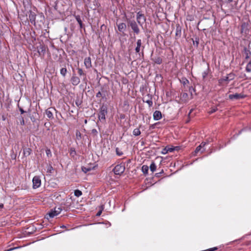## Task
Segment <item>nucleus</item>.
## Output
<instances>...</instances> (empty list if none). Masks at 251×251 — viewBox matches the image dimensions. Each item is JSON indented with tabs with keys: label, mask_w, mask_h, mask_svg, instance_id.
Listing matches in <instances>:
<instances>
[{
	"label": "nucleus",
	"mask_w": 251,
	"mask_h": 251,
	"mask_svg": "<svg viewBox=\"0 0 251 251\" xmlns=\"http://www.w3.org/2000/svg\"><path fill=\"white\" fill-rule=\"evenodd\" d=\"M125 170V166L124 163H121L116 165L113 169L114 174L117 175H122Z\"/></svg>",
	"instance_id": "1"
},
{
	"label": "nucleus",
	"mask_w": 251,
	"mask_h": 251,
	"mask_svg": "<svg viewBox=\"0 0 251 251\" xmlns=\"http://www.w3.org/2000/svg\"><path fill=\"white\" fill-rule=\"evenodd\" d=\"M107 113V107L106 105L102 104L100 109L99 119L100 120H105V115Z\"/></svg>",
	"instance_id": "2"
},
{
	"label": "nucleus",
	"mask_w": 251,
	"mask_h": 251,
	"mask_svg": "<svg viewBox=\"0 0 251 251\" xmlns=\"http://www.w3.org/2000/svg\"><path fill=\"white\" fill-rule=\"evenodd\" d=\"M127 25L131 27L134 33L138 34L140 32L139 28L138 27L136 22L134 20H128L127 21Z\"/></svg>",
	"instance_id": "3"
},
{
	"label": "nucleus",
	"mask_w": 251,
	"mask_h": 251,
	"mask_svg": "<svg viewBox=\"0 0 251 251\" xmlns=\"http://www.w3.org/2000/svg\"><path fill=\"white\" fill-rule=\"evenodd\" d=\"M136 20L138 24L142 26L143 25L146 21V18L141 12H138L137 13Z\"/></svg>",
	"instance_id": "4"
},
{
	"label": "nucleus",
	"mask_w": 251,
	"mask_h": 251,
	"mask_svg": "<svg viewBox=\"0 0 251 251\" xmlns=\"http://www.w3.org/2000/svg\"><path fill=\"white\" fill-rule=\"evenodd\" d=\"M62 211L61 207H55L53 210H51L49 213V216L50 218H53L54 216L58 215Z\"/></svg>",
	"instance_id": "5"
},
{
	"label": "nucleus",
	"mask_w": 251,
	"mask_h": 251,
	"mask_svg": "<svg viewBox=\"0 0 251 251\" xmlns=\"http://www.w3.org/2000/svg\"><path fill=\"white\" fill-rule=\"evenodd\" d=\"M190 100V98L189 97V96L188 94L186 92H182L180 95V103H186L189 100Z\"/></svg>",
	"instance_id": "6"
},
{
	"label": "nucleus",
	"mask_w": 251,
	"mask_h": 251,
	"mask_svg": "<svg viewBox=\"0 0 251 251\" xmlns=\"http://www.w3.org/2000/svg\"><path fill=\"white\" fill-rule=\"evenodd\" d=\"M32 182L33 189L39 187L41 185V180L39 176H35L32 179Z\"/></svg>",
	"instance_id": "7"
},
{
	"label": "nucleus",
	"mask_w": 251,
	"mask_h": 251,
	"mask_svg": "<svg viewBox=\"0 0 251 251\" xmlns=\"http://www.w3.org/2000/svg\"><path fill=\"white\" fill-rule=\"evenodd\" d=\"M141 45H142L141 40L138 39L137 41V46L135 48V51L136 53H138L139 56L141 55V54H142V55H144L143 49L144 48V47H142V51L140 52Z\"/></svg>",
	"instance_id": "8"
},
{
	"label": "nucleus",
	"mask_w": 251,
	"mask_h": 251,
	"mask_svg": "<svg viewBox=\"0 0 251 251\" xmlns=\"http://www.w3.org/2000/svg\"><path fill=\"white\" fill-rule=\"evenodd\" d=\"M246 97V95L240 93L238 94L236 93L235 94H231L229 95V99L230 100H240L245 98Z\"/></svg>",
	"instance_id": "9"
},
{
	"label": "nucleus",
	"mask_w": 251,
	"mask_h": 251,
	"mask_svg": "<svg viewBox=\"0 0 251 251\" xmlns=\"http://www.w3.org/2000/svg\"><path fill=\"white\" fill-rule=\"evenodd\" d=\"M71 81L72 82V84L74 86L77 85L80 83V79L79 78L76 76L75 74L73 75L71 79Z\"/></svg>",
	"instance_id": "10"
},
{
	"label": "nucleus",
	"mask_w": 251,
	"mask_h": 251,
	"mask_svg": "<svg viewBox=\"0 0 251 251\" xmlns=\"http://www.w3.org/2000/svg\"><path fill=\"white\" fill-rule=\"evenodd\" d=\"M84 65L86 69H89L92 67L91 59L90 57H86L84 61Z\"/></svg>",
	"instance_id": "11"
},
{
	"label": "nucleus",
	"mask_w": 251,
	"mask_h": 251,
	"mask_svg": "<svg viewBox=\"0 0 251 251\" xmlns=\"http://www.w3.org/2000/svg\"><path fill=\"white\" fill-rule=\"evenodd\" d=\"M36 14L35 12L29 11V19L31 24H35Z\"/></svg>",
	"instance_id": "12"
},
{
	"label": "nucleus",
	"mask_w": 251,
	"mask_h": 251,
	"mask_svg": "<svg viewBox=\"0 0 251 251\" xmlns=\"http://www.w3.org/2000/svg\"><path fill=\"white\" fill-rule=\"evenodd\" d=\"M153 119L154 120H159L161 119L162 118V114L161 112L160 111L156 110L153 113Z\"/></svg>",
	"instance_id": "13"
},
{
	"label": "nucleus",
	"mask_w": 251,
	"mask_h": 251,
	"mask_svg": "<svg viewBox=\"0 0 251 251\" xmlns=\"http://www.w3.org/2000/svg\"><path fill=\"white\" fill-rule=\"evenodd\" d=\"M77 71H78V75H80V76H81L82 75L83 76V81L85 83H86V81H87V78H86V74L85 73H84L82 70V69L81 68H77Z\"/></svg>",
	"instance_id": "14"
},
{
	"label": "nucleus",
	"mask_w": 251,
	"mask_h": 251,
	"mask_svg": "<svg viewBox=\"0 0 251 251\" xmlns=\"http://www.w3.org/2000/svg\"><path fill=\"white\" fill-rule=\"evenodd\" d=\"M181 35V27L179 25H177L176 30V36L177 38L180 37Z\"/></svg>",
	"instance_id": "15"
},
{
	"label": "nucleus",
	"mask_w": 251,
	"mask_h": 251,
	"mask_svg": "<svg viewBox=\"0 0 251 251\" xmlns=\"http://www.w3.org/2000/svg\"><path fill=\"white\" fill-rule=\"evenodd\" d=\"M52 110L53 109L51 108H48L45 111L47 117L50 119H52L53 118Z\"/></svg>",
	"instance_id": "16"
},
{
	"label": "nucleus",
	"mask_w": 251,
	"mask_h": 251,
	"mask_svg": "<svg viewBox=\"0 0 251 251\" xmlns=\"http://www.w3.org/2000/svg\"><path fill=\"white\" fill-rule=\"evenodd\" d=\"M118 28L119 31L124 32L126 28V25L125 23H120L118 25Z\"/></svg>",
	"instance_id": "17"
},
{
	"label": "nucleus",
	"mask_w": 251,
	"mask_h": 251,
	"mask_svg": "<svg viewBox=\"0 0 251 251\" xmlns=\"http://www.w3.org/2000/svg\"><path fill=\"white\" fill-rule=\"evenodd\" d=\"M148 96L149 98V99L145 100V98H144L143 102L147 103L148 104L149 107H151L153 104L152 101V98L149 94L148 95Z\"/></svg>",
	"instance_id": "18"
},
{
	"label": "nucleus",
	"mask_w": 251,
	"mask_h": 251,
	"mask_svg": "<svg viewBox=\"0 0 251 251\" xmlns=\"http://www.w3.org/2000/svg\"><path fill=\"white\" fill-rule=\"evenodd\" d=\"M244 53L245 55L246 58H249L251 55V51L247 49V47H244Z\"/></svg>",
	"instance_id": "19"
},
{
	"label": "nucleus",
	"mask_w": 251,
	"mask_h": 251,
	"mask_svg": "<svg viewBox=\"0 0 251 251\" xmlns=\"http://www.w3.org/2000/svg\"><path fill=\"white\" fill-rule=\"evenodd\" d=\"M46 50L45 47L44 46L40 45L39 47L38 48V52L40 55L42 54L44 55Z\"/></svg>",
	"instance_id": "20"
},
{
	"label": "nucleus",
	"mask_w": 251,
	"mask_h": 251,
	"mask_svg": "<svg viewBox=\"0 0 251 251\" xmlns=\"http://www.w3.org/2000/svg\"><path fill=\"white\" fill-rule=\"evenodd\" d=\"M32 150L30 148H25L24 149V155L25 156H29L31 153Z\"/></svg>",
	"instance_id": "21"
},
{
	"label": "nucleus",
	"mask_w": 251,
	"mask_h": 251,
	"mask_svg": "<svg viewBox=\"0 0 251 251\" xmlns=\"http://www.w3.org/2000/svg\"><path fill=\"white\" fill-rule=\"evenodd\" d=\"M152 60L153 61L154 63L157 64H161L162 63V59L160 57H156L152 58Z\"/></svg>",
	"instance_id": "22"
},
{
	"label": "nucleus",
	"mask_w": 251,
	"mask_h": 251,
	"mask_svg": "<svg viewBox=\"0 0 251 251\" xmlns=\"http://www.w3.org/2000/svg\"><path fill=\"white\" fill-rule=\"evenodd\" d=\"M75 18L76 20L77 21V22H78V23L79 25L80 28H83L84 27L83 25V24H82V22L81 20L80 16H79V15L75 16Z\"/></svg>",
	"instance_id": "23"
},
{
	"label": "nucleus",
	"mask_w": 251,
	"mask_h": 251,
	"mask_svg": "<svg viewBox=\"0 0 251 251\" xmlns=\"http://www.w3.org/2000/svg\"><path fill=\"white\" fill-rule=\"evenodd\" d=\"M178 147H170L169 146H167L165 149L164 150H166V151L165 153H168L169 152H171L173 151L174 150H176V149H177Z\"/></svg>",
	"instance_id": "24"
},
{
	"label": "nucleus",
	"mask_w": 251,
	"mask_h": 251,
	"mask_svg": "<svg viewBox=\"0 0 251 251\" xmlns=\"http://www.w3.org/2000/svg\"><path fill=\"white\" fill-rule=\"evenodd\" d=\"M248 30V24L246 23H244L241 25V32H245V33Z\"/></svg>",
	"instance_id": "25"
},
{
	"label": "nucleus",
	"mask_w": 251,
	"mask_h": 251,
	"mask_svg": "<svg viewBox=\"0 0 251 251\" xmlns=\"http://www.w3.org/2000/svg\"><path fill=\"white\" fill-rule=\"evenodd\" d=\"M67 73V70L66 67L62 68L60 70V74L63 76L65 77L66 74Z\"/></svg>",
	"instance_id": "26"
},
{
	"label": "nucleus",
	"mask_w": 251,
	"mask_h": 251,
	"mask_svg": "<svg viewBox=\"0 0 251 251\" xmlns=\"http://www.w3.org/2000/svg\"><path fill=\"white\" fill-rule=\"evenodd\" d=\"M141 134L140 130L139 128H135L133 131V134L134 136H138Z\"/></svg>",
	"instance_id": "27"
},
{
	"label": "nucleus",
	"mask_w": 251,
	"mask_h": 251,
	"mask_svg": "<svg viewBox=\"0 0 251 251\" xmlns=\"http://www.w3.org/2000/svg\"><path fill=\"white\" fill-rule=\"evenodd\" d=\"M149 170V167L147 165H143L142 167V171L144 174H147Z\"/></svg>",
	"instance_id": "28"
},
{
	"label": "nucleus",
	"mask_w": 251,
	"mask_h": 251,
	"mask_svg": "<svg viewBox=\"0 0 251 251\" xmlns=\"http://www.w3.org/2000/svg\"><path fill=\"white\" fill-rule=\"evenodd\" d=\"M156 166L154 162H152L150 166L151 171L152 172H154L156 170Z\"/></svg>",
	"instance_id": "29"
},
{
	"label": "nucleus",
	"mask_w": 251,
	"mask_h": 251,
	"mask_svg": "<svg viewBox=\"0 0 251 251\" xmlns=\"http://www.w3.org/2000/svg\"><path fill=\"white\" fill-rule=\"evenodd\" d=\"M74 194H75V195L77 197H80V196L82 195V192L81 191H80L79 190H75L74 192Z\"/></svg>",
	"instance_id": "30"
},
{
	"label": "nucleus",
	"mask_w": 251,
	"mask_h": 251,
	"mask_svg": "<svg viewBox=\"0 0 251 251\" xmlns=\"http://www.w3.org/2000/svg\"><path fill=\"white\" fill-rule=\"evenodd\" d=\"M229 81L230 80L228 78V76L227 75L226 76L224 77L223 78H221L219 80V82L221 83L222 81Z\"/></svg>",
	"instance_id": "31"
},
{
	"label": "nucleus",
	"mask_w": 251,
	"mask_h": 251,
	"mask_svg": "<svg viewBox=\"0 0 251 251\" xmlns=\"http://www.w3.org/2000/svg\"><path fill=\"white\" fill-rule=\"evenodd\" d=\"M46 154H47V156L48 157H50L51 156V151L50 149H46Z\"/></svg>",
	"instance_id": "32"
},
{
	"label": "nucleus",
	"mask_w": 251,
	"mask_h": 251,
	"mask_svg": "<svg viewBox=\"0 0 251 251\" xmlns=\"http://www.w3.org/2000/svg\"><path fill=\"white\" fill-rule=\"evenodd\" d=\"M227 76H228V78H229L230 81L234 79V77H235V75L233 73H230V74H228Z\"/></svg>",
	"instance_id": "33"
},
{
	"label": "nucleus",
	"mask_w": 251,
	"mask_h": 251,
	"mask_svg": "<svg viewBox=\"0 0 251 251\" xmlns=\"http://www.w3.org/2000/svg\"><path fill=\"white\" fill-rule=\"evenodd\" d=\"M81 170H82V171L84 173H86L90 171L91 170V169L90 168H86V167H81Z\"/></svg>",
	"instance_id": "34"
},
{
	"label": "nucleus",
	"mask_w": 251,
	"mask_h": 251,
	"mask_svg": "<svg viewBox=\"0 0 251 251\" xmlns=\"http://www.w3.org/2000/svg\"><path fill=\"white\" fill-rule=\"evenodd\" d=\"M116 154L119 156H121L123 154V152L118 148H116Z\"/></svg>",
	"instance_id": "35"
},
{
	"label": "nucleus",
	"mask_w": 251,
	"mask_h": 251,
	"mask_svg": "<svg viewBox=\"0 0 251 251\" xmlns=\"http://www.w3.org/2000/svg\"><path fill=\"white\" fill-rule=\"evenodd\" d=\"M76 139H78V140H79L81 139V133L80 132V131L77 130L76 131Z\"/></svg>",
	"instance_id": "36"
},
{
	"label": "nucleus",
	"mask_w": 251,
	"mask_h": 251,
	"mask_svg": "<svg viewBox=\"0 0 251 251\" xmlns=\"http://www.w3.org/2000/svg\"><path fill=\"white\" fill-rule=\"evenodd\" d=\"M202 148H201V146H198L195 151V153L196 154L198 152H199V151H200L201 150Z\"/></svg>",
	"instance_id": "37"
},
{
	"label": "nucleus",
	"mask_w": 251,
	"mask_h": 251,
	"mask_svg": "<svg viewBox=\"0 0 251 251\" xmlns=\"http://www.w3.org/2000/svg\"><path fill=\"white\" fill-rule=\"evenodd\" d=\"M75 103L77 106H79L81 104L82 101L78 99L76 100Z\"/></svg>",
	"instance_id": "38"
},
{
	"label": "nucleus",
	"mask_w": 251,
	"mask_h": 251,
	"mask_svg": "<svg viewBox=\"0 0 251 251\" xmlns=\"http://www.w3.org/2000/svg\"><path fill=\"white\" fill-rule=\"evenodd\" d=\"M20 120L21 125L22 126L25 125V121H24V118L22 116H21Z\"/></svg>",
	"instance_id": "39"
},
{
	"label": "nucleus",
	"mask_w": 251,
	"mask_h": 251,
	"mask_svg": "<svg viewBox=\"0 0 251 251\" xmlns=\"http://www.w3.org/2000/svg\"><path fill=\"white\" fill-rule=\"evenodd\" d=\"M91 133L95 136H96L98 134V131L96 129H93L91 131Z\"/></svg>",
	"instance_id": "40"
},
{
	"label": "nucleus",
	"mask_w": 251,
	"mask_h": 251,
	"mask_svg": "<svg viewBox=\"0 0 251 251\" xmlns=\"http://www.w3.org/2000/svg\"><path fill=\"white\" fill-rule=\"evenodd\" d=\"M209 142V141H207V142H202L200 145V146H201V148H203L206 144H208Z\"/></svg>",
	"instance_id": "41"
},
{
	"label": "nucleus",
	"mask_w": 251,
	"mask_h": 251,
	"mask_svg": "<svg viewBox=\"0 0 251 251\" xmlns=\"http://www.w3.org/2000/svg\"><path fill=\"white\" fill-rule=\"evenodd\" d=\"M101 96H102V94H101V93L100 91H99L96 94V97L97 98H100V97H101Z\"/></svg>",
	"instance_id": "42"
},
{
	"label": "nucleus",
	"mask_w": 251,
	"mask_h": 251,
	"mask_svg": "<svg viewBox=\"0 0 251 251\" xmlns=\"http://www.w3.org/2000/svg\"><path fill=\"white\" fill-rule=\"evenodd\" d=\"M208 75V73L206 72H204L203 73H202V77L203 78H205L207 75Z\"/></svg>",
	"instance_id": "43"
},
{
	"label": "nucleus",
	"mask_w": 251,
	"mask_h": 251,
	"mask_svg": "<svg viewBox=\"0 0 251 251\" xmlns=\"http://www.w3.org/2000/svg\"><path fill=\"white\" fill-rule=\"evenodd\" d=\"M19 110H20V112H21V114H24V113H25V111L23 110V108H20Z\"/></svg>",
	"instance_id": "44"
},
{
	"label": "nucleus",
	"mask_w": 251,
	"mask_h": 251,
	"mask_svg": "<svg viewBox=\"0 0 251 251\" xmlns=\"http://www.w3.org/2000/svg\"><path fill=\"white\" fill-rule=\"evenodd\" d=\"M216 110H217V109H215V108L212 109L210 112V113H213L215 112Z\"/></svg>",
	"instance_id": "45"
},
{
	"label": "nucleus",
	"mask_w": 251,
	"mask_h": 251,
	"mask_svg": "<svg viewBox=\"0 0 251 251\" xmlns=\"http://www.w3.org/2000/svg\"><path fill=\"white\" fill-rule=\"evenodd\" d=\"M187 83H189V81L187 79H186L184 81V82H183V84L185 85V84H186Z\"/></svg>",
	"instance_id": "46"
},
{
	"label": "nucleus",
	"mask_w": 251,
	"mask_h": 251,
	"mask_svg": "<svg viewBox=\"0 0 251 251\" xmlns=\"http://www.w3.org/2000/svg\"><path fill=\"white\" fill-rule=\"evenodd\" d=\"M4 207V205L3 203H0V209L3 208Z\"/></svg>",
	"instance_id": "47"
},
{
	"label": "nucleus",
	"mask_w": 251,
	"mask_h": 251,
	"mask_svg": "<svg viewBox=\"0 0 251 251\" xmlns=\"http://www.w3.org/2000/svg\"><path fill=\"white\" fill-rule=\"evenodd\" d=\"M101 211H100L98 212V213L97 214V216H100V215L101 214Z\"/></svg>",
	"instance_id": "48"
},
{
	"label": "nucleus",
	"mask_w": 251,
	"mask_h": 251,
	"mask_svg": "<svg viewBox=\"0 0 251 251\" xmlns=\"http://www.w3.org/2000/svg\"><path fill=\"white\" fill-rule=\"evenodd\" d=\"M162 173H163V170H162L161 171V172H160L159 174H162Z\"/></svg>",
	"instance_id": "49"
},
{
	"label": "nucleus",
	"mask_w": 251,
	"mask_h": 251,
	"mask_svg": "<svg viewBox=\"0 0 251 251\" xmlns=\"http://www.w3.org/2000/svg\"><path fill=\"white\" fill-rule=\"evenodd\" d=\"M191 89H193L192 87H189V91H191Z\"/></svg>",
	"instance_id": "50"
},
{
	"label": "nucleus",
	"mask_w": 251,
	"mask_h": 251,
	"mask_svg": "<svg viewBox=\"0 0 251 251\" xmlns=\"http://www.w3.org/2000/svg\"><path fill=\"white\" fill-rule=\"evenodd\" d=\"M166 151V150H164V149L163 150V153H165L164 152H165Z\"/></svg>",
	"instance_id": "51"
},
{
	"label": "nucleus",
	"mask_w": 251,
	"mask_h": 251,
	"mask_svg": "<svg viewBox=\"0 0 251 251\" xmlns=\"http://www.w3.org/2000/svg\"><path fill=\"white\" fill-rule=\"evenodd\" d=\"M192 111H193V109H191V110H190V112L189 113V115L190 114V113L192 112Z\"/></svg>",
	"instance_id": "52"
},
{
	"label": "nucleus",
	"mask_w": 251,
	"mask_h": 251,
	"mask_svg": "<svg viewBox=\"0 0 251 251\" xmlns=\"http://www.w3.org/2000/svg\"><path fill=\"white\" fill-rule=\"evenodd\" d=\"M192 93L191 92V98H190V99H192Z\"/></svg>",
	"instance_id": "53"
},
{
	"label": "nucleus",
	"mask_w": 251,
	"mask_h": 251,
	"mask_svg": "<svg viewBox=\"0 0 251 251\" xmlns=\"http://www.w3.org/2000/svg\"><path fill=\"white\" fill-rule=\"evenodd\" d=\"M2 118H3V120H5V119H4V118H3V117H2Z\"/></svg>",
	"instance_id": "54"
}]
</instances>
